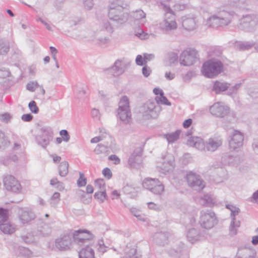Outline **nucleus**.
<instances>
[{"label": "nucleus", "mask_w": 258, "mask_h": 258, "mask_svg": "<svg viewBox=\"0 0 258 258\" xmlns=\"http://www.w3.org/2000/svg\"><path fill=\"white\" fill-rule=\"evenodd\" d=\"M128 7V4L120 0H117L111 3L108 11L109 19L118 24L125 23L129 18V14L123 10Z\"/></svg>", "instance_id": "obj_1"}, {"label": "nucleus", "mask_w": 258, "mask_h": 258, "mask_svg": "<svg viewBox=\"0 0 258 258\" xmlns=\"http://www.w3.org/2000/svg\"><path fill=\"white\" fill-rule=\"evenodd\" d=\"M199 62V53L195 48H186L182 51L180 54V64H194Z\"/></svg>", "instance_id": "obj_2"}, {"label": "nucleus", "mask_w": 258, "mask_h": 258, "mask_svg": "<svg viewBox=\"0 0 258 258\" xmlns=\"http://www.w3.org/2000/svg\"><path fill=\"white\" fill-rule=\"evenodd\" d=\"M231 21V17L228 14L224 17L213 15L204 21V25L208 28L217 29L227 26Z\"/></svg>", "instance_id": "obj_3"}, {"label": "nucleus", "mask_w": 258, "mask_h": 258, "mask_svg": "<svg viewBox=\"0 0 258 258\" xmlns=\"http://www.w3.org/2000/svg\"><path fill=\"white\" fill-rule=\"evenodd\" d=\"M257 26L258 17L255 15H246L240 20V28L246 31H252Z\"/></svg>", "instance_id": "obj_4"}, {"label": "nucleus", "mask_w": 258, "mask_h": 258, "mask_svg": "<svg viewBox=\"0 0 258 258\" xmlns=\"http://www.w3.org/2000/svg\"><path fill=\"white\" fill-rule=\"evenodd\" d=\"M160 29L164 32L169 33L177 28L175 14L164 15V18L159 23Z\"/></svg>", "instance_id": "obj_5"}, {"label": "nucleus", "mask_w": 258, "mask_h": 258, "mask_svg": "<svg viewBox=\"0 0 258 258\" xmlns=\"http://www.w3.org/2000/svg\"><path fill=\"white\" fill-rule=\"evenodd\" d=\"M143 186L155 194H161L164 191V186L157 179L147 178L143 182Z\"/></svg>", "instance_id": "obj_6"}, {"label": "nucleus", "mask_w": 258, "mask_h": 258, "mask_svg": "<svg viewBox=\"0 0 258 258\" xmlns=\"http://www.w3.org/2000/svg\"><path fill=\"white\" fill-rule=\"evenodd\" d=\"M181 23L184 30L187 31H192L197 28L199 21L195 15L188 14L181 18Z\"/></svg>", "instance_id": "obj_7"}, {"label": "nucleus", "mask_w": 258, "mask_h": 258, "mask_svg": "<svg viewBox=\"0 0 258 258\" xmlns=\"http://www.w3.org/2000/svg\"><path fill=\"white\" fill-rule=\"evenodd\" d=\"M118 115L120 118L124 121L130 118L131 114L130 110L129 101L127 97L123 96L119 103Z\"/></svg>", "instance_id": "obj_8"}, {"label": "nucleus", "mask_w": 258, "mask_h": 258, "mask_svg": "<svg viewBox=\"0 0 258 258\" xmlns=\"http://www.w3.org/2000/svg\"><path fill=\"white\" fill-rule=\"evenodd\" d=\"M102 27L103 30H100L96 34L95 39L101 44H106L108 42L109 38L108 37L102 36L103 30H105L108 33L111 34L114 31V28L111 23L108 21L103 22Z\"/></svg>", "instance_id": "obj_9"}, {"label": "nucleus", "mask_w": 258, "mask_h": 258, "mask_svg": "<svg viewBox=\"0 0 258 258\" xmlns=\"http://www.w3.org/2000/svg\"><path fill=\"white\" fill-rule=\"evenodd\" d=\"M228 111V107L221 102L216 103L210 107L211 113L217 117H223Z\"/></svg>", "instance_id": "obj_10"}, {"label": "nucleus", "mask_w": 258, "mask_h": 258, "mask_svg": "<svg viewBox=\"0 0 258 258\" xmlns=\"http://www.w3.org/2000/svg\"><path fill=\"white\" fill-rule=\"evenodd\" d=\"M221 70V66H203L202 71L205 76L213 78L218 75Z\"/></svg>", "instance_id": "obj_11"}, {"label": "nucleus", "mask_w": 258, "mask_h": 258, "mask_svg": "<svg viewBox=\"0 0 258 258\" xmlns=\"http://www.w3.org/2000/svg\"><path fill=\"white\" fill-rule=\"evenodd\" d=\"M4 185L8 190L14 192L18 191L20 187V183L12 176H7L5 178Z\"/></svg>", "instance_id": "obj_12"}, {"label": "nucleus", "mask_w": 258, "mask_h": 258, "mask_svg": "<svg viewBox=\"0 0 258 258\" xmlns=\"http://www.w3.org/2000/svg\"><path fill=\"white\" fill-rule=\"evenodd\" d=\"M131 17L133 19L135 23L140 25H144L147 22L146 14L141 9L132 12L131 14Z\"/></svg>", "instance_id": "obj_13"}, {"label": "nucleus", "mask_w": 258, "mask_h": 258, "mask_svg": "<svg viewBox=\"0 0 258 258\" xmlns=\"http://www.w3.org/2000/svg\"><path fill=\"white\" fill-rule=\"evenodd\" d=\"M187 179L189 185L191 186H198L199 187L197 189L199 190L203 189L205 187L203 181L194 173H189L187 176Z\"/></svg>", "instance_id": "obj_14"}, {"label": "nucleus", "mask_w": 258, "mask_h": 258, "mask_svg": "<svg viewBox=\"0 0 258 258\" xmlns=\"http://www.w3.org/2000/svg\"><path fill=\"white\" fill-rule=\"evenodd\" d=\"M155 58V55L153 53L143 54V56L141 55H138L136 58L137 64H146Z\"/></svg>", "instance_id": "obj_15"}, {"label": "nucleus", "mask_w": 258, "mask_h": 258, "mask_svg": "<svg viewBox=\"0 0 258 258\" xmlns=\"http://www.w3.org/2000/svg\"><path fill=\"white\" fill-rule=\"evenodd\" d=\"M153 92L156 95V100L157 102L167 105H170V103L164 96L163 92L161 89L159 88H155L153 90Z\"/></svg>", "instance_id": "obj_16"}, {"label": "nucleus", "mask_w": 258, "mask_h": 258, "mask_svg": "<svg viewBox=\"0 0 258 258\" xmlns=\"http://www.w3.org/2000/svg\"><path fill=\"white\" fill-rule=\"evenodd\" d=\"M178 56L176 52L170 51L165 54L164 57V62L170 64L175 63Z\"/></svg>", "instance_id": "obj_17"}, {"label": "nucleus", "mask_w": 258, "mask_h": 258, "mask_svg": "<svg viewBox=\"0 0 258 258\" xmlns=\"http://www.w3.org/2000/svg\"><path fill=\"white\" fill-rule=\"evenodd\" d=\"M135 35L142 40H146L150 38L151 37L155 38L156 35L153 33H147L142 29H139L135 32Z\"/></svg>", "instance_id": "obj_18"}, {"label": "nucleus", "mask_w": 258, "mask_h": 258, "mask_svg": "<svg viewBox=\"0 0 258 258\" xmlns=\"http://www.w3.org/2000/svg\"><path fill=\"white\" fill-rule=\"evenodd\" d=\"M228 88V85L227 83L216 81L214 84L213 90L216 93H219L226 90Z\"/></svg>", "instance_id": "obj_19"}, {"label": "nucleus", "mask_w": 258, "mask_h": 258, "mask_svg": "<svg viewBox=\"0 0 258 258\" xmlns=\"http://www.w3.org/2000/svg\"><path fill=\"white\" fill-rule=\"evenodd\" d=\"M243 139V138L241 134L239 133L236 134L233 136L230 142V144L231 146H233L234 148H235V145L237 144V146H239L242 144Z\"/></svg>", "instance_id": "obj_20"}, {"label": "nucleus", "mask_w": 258, "mask_h": 258, "mask_svg": "<svg viewBox=\"0 0 258 258\" xmlns=\"http://www.w3.org/2000/svg\"><path fill=\"white\" fill-rule=\"evenodd\" d=\"M0 229L6 234H12L15 231V228L8 222L1 224Z\"/></svg>", "instance_id": "obj_21"}, {"label": "nucleus", "mask_w": 258, "mask_h": 258, "mask_svg": "<svg viewBox=\"0 0 258 258\" xmlns=\"http://www.w3.org/2000/svg\"><path fill=\"white\" fill-rule=\"evenodd\" d=\"M79 258H94L93 251L89 247L83 249L80 252Z\"/></svg>", "instance_id": "obj_22"}, {"label": "nucleus", "mask_w": 258, "mask_h": 258, "mask_svg": "<svg viewBox=\"0 0 258 258\" xmlns=\"http://www.w3.org/2000/svg\"><path fill=\"white\" fill-rule=\"evenodd\" d=\"M9 50V42L8 41L0 39V55L7 54Z\"/></svg>", "instance_id": "obj_23"}, {"label": "nucleus", "mask_w": 258, "mask_h": 258, "mask_svg": "<svg viewBox=\"0 0 258 258\" xmlns=\"http://www.w3.org/2000/svg\"><path fill=\"white\" fill-rule=\"evenodd\" d=\"M94 198L100 203H102L107 200V194L105 190L98 191L95 192Z\"/></svg>", "instance_id": "obj_24"}, {"label": "nucleus", "mask_w": 258, "mask_h": 258, "mask_svg": "<svg viewBox=\"0 0 258 258\" xmlns=\"http://www.w3.org/2000/svg\"><path fill=\"white\" fill-rule=\"evenodd\" d=\"M159 7L160 9L165 12L164 15L174 14L173 11L171 9L170 6L164 2H160Z\"/></svg>", "instance_id": "obj_25"}, {"label": "nucleus", "mask_w": 258, "mask_h": 258, "mask_svg": "<svg viewBox=\"0 0 258 258\" xmlns=\"http://www.w3.org/2000/svg\"><path fill=\"white\" fill-rule=\"evenodd\" d=\"M254 43H250L248 42H239L236 44V47L241 50H248L251 48L253 45Z\"/></svg>", "instance_id": "obj_26"}, {"label": "nucleus", "mask_w": 258, "mask_h": 258, "mask_svg": "<svg viewBox=\"0 0 258 258\" xmlns=\"http://www.w3.org/2000/svg\"><path fill=\"white\" fill-rule=\"evenodd\" d=\"M81 234H86L87 235H90V233L89 231L86 230H79L77 231H76L74 234L73 236L74 238L78 239L79 240H84L86 239L85 237L83 236H80V235Z\"/></svg>", "instance_id": "obj_27"}, {"label": "nucleus", "mask_w": 258, "mask_h": 258, "mask_svg": "<svg viewBox=\"0 0 258 258\" xmlns=\"http://www.w3.org/2000/svg\"><path fill=\"white\" fill-rule=\"evenodd\" d=\"M69 164L67 162H61L59 165V174L64 176L68 173Z\"/></svg>", "instance_id": "obj_28"}, {"label": "nucleus", "mask_w": 258, "mask_h": 258, "mask_svg": "<svg viewBox=\"0 0 258 258\" xmlns=\"http://www.w3.org/2000/svg\"><path fill=\"white\" fill-rule=\"evenodd\" d=\"M95 187L100 191L105 190V183L103 179H97L94 182Z\"/></svg>", "instance_id": "obj_29"}, {"label": "nucleus", "mask_w": 258, "mask_h": 258, "mask_svg": "<svg viewBox=\"0 0 258 258\" xmlns=\"http://www.w3.org/2000/svg\"><path fill=\"white\" fill-rule=\"evenodd\" d=\"M203 64H227L226 62L223 60L222 61L217 58H212L209 59L205 62Z\"/></svg>", "instance_id": "obj_30"}, {"label": "nucleus", "mask_w": 258, "mask_h": 258, "mask_svg": "<svg viewBox=\"0 0 258 258\" xmlns=\"http://www.w3.org/2000/svg\"><path fill=\"white\" fill-rule=\"evenodd\" d=\"M180 134V131H176L175 132L167 135V139L169 142H173L176 141L179 137Z\"/></svg>", "instance_id": "obj_31"}, {"label": "nucleus", "mask_w": 258, "mask_h": 258, "mask_svg": "<svg viewBox=\"0 0 258 258\" xmlns=\"http://www.w3.org/2000/svg\"><path fill=\"white\" fill-rule=\"evenodd\" d=\"M220 144L221 143L219 142L211 141L207 144V148L209 151H213L215 150Z\"/></svg>", "instance_id": "obj_32"}, {"label": "nucleus", "mask_w": 258, "mask_h": 258, "mask_svg": "<svg viewBox=\"0 0 258 258\" xmlns=\"http://www.w3.org/2000/svg\"><path fill=\"white\" fill-rule=\"evenodd\" d=\"M8 219V211L3 209H0V223L5 222Z\"/></svg>", "instance_id": "obj_33"}, {"label": "nucleus", "mask_w": 258, "mask_h": 258, "mask_svg": "<svg viewBox=\"0 0 258 258\" xmlns=\"http://www.w3.org/2000/svg\"><path fill=\"white\" fill-rule=\"evenodd\" d=\"M187 5L180 3H176L173 6L174 10L176 11H183L187 9Z\"/></svg>", "instance_id": "obj_34"}, {"label": "nucleus", "mask_w": 258, "mask_h": 258, "mask_svg": "<svg viewBox=\"0 0 258 258\" xmlns=\"http://www.w3.org/2000/svg\"><path fill=\"white\" fill-rule=\"evenodd\" d=\"M87 183V179L84 177V174L82 173H80V177L77 181V184L79 186H84Z\"/></svg>", "instance_id": "obj_35"}, {"label": "nucleus", "mask_w": 258, "mask_h": 258, "mask_svg": "<svg viewBox=\"0 0 258 258\" xmlns=\"http://www.w3.org/2000/svg\"><path fill=\"white\" fill-rule=\"evenodd\" d=\"M38 87V84L36 82H32L27 84L26 88L31 92H34Z\"/></svg>", "instance_id": "obj_36"}, {"label": "nucleus", "mask_w": 258, "mask_h": 258, "mask_svg": "<svg viewBox=\"0 0 258 258\" xmlns=\"http://www.w3.org/2000/svg\"><path fill=\"white\" fill-rule=\"evenodd\" d=\"M84 6L86 9L90 10L94 6L93 0H83Z\"/></svg>", "instance_id": "obj_37"}, {"label": "nucleus", "mask_w": 258, "mask_h": 258, "mask_svg": "<svg viewBox=\"0 0 258 258\" xmlns=\"http://www.w3.org/2000/svg\"><path fill=\"white\" fill-rule=\"evenodd\" d=\"M29 107L30 110L34 113H37L38 112V108L34 101H32L29 103Z\"/></svg>", "instance_id": "obj_38"}, {"label": "nucleus", "mask_w": 258, "mask_h": 258, "mask_svg": "<svg viewBox=\"0 0 258 258\" xmlns=\"http://www.w3.org/2000/svg\"><path fill=\"white\" fill-rule=\"evenodd\" d=\"M102 174L105 178L107 179L111 178L112 176V174L110 169L107 167L105 168L102 170Z\"/></svg>", "instance_id": "obj_39"}, {"label": "nucleus", "mask_w": 258, "mask_h": 258, "mask_svg": "<svg viewBox=\"0 0 258 258\" xmlns=\"http://www.w3.org/2000/svg\"><path fill=\"white\" fill-rule=\"evenodd\" d=\"M120 193L118 190H113L110 194V197L112 200L118 199L120 198Z\"/></svg>", "instance_id": "obj_40"}, {"label": "nucleus", "mask_w": 258, "mask_h": 258, "mask_svg": "<svg viewBox=\"0 0 258 258\" xmlns=\"http://www.w3.org/2000/svg\"><path fill=\"white\" fill-rule=\"evenodd\" d=\"M60 135L61 136L64 141L67 142L70 139V136L66 130H61L60 132Z\"/></svg>", "instance_id": "obj_41"}, {"label": "nucleus", "mask_w": 258, "mask_h": 258, "mask_svg": "<svg viewBox=\"0 0 258 258\" xmlns=\"http://www.w3.org/2000/svg\"><path fill=\"white\" fill-rule=\"evenodd\" d=\"M50 51H51V54L52 56L53 59L54 60L55 64H57L58 62L56 61V54L57 52L56 49L53 46H50Z\"/></svg>", "instance_id": "obj_42"}, {"label": "nucleus", "mask_w": 258, "mask_h": 258, "mask_svg": "<svg viewBox=\"0 0 258 258\" xmlns=\"http://www.w3.org/2000/svg\"><path fill=\"white\" fill-rule=\"evenodd\" d=\"M131 62L128 60L127 58H125L124 57H123L120 59H117L115 62L114 63V64H118V63H130Z\"/></svg>", "instance_id": "obj_43"}, {"label": "nucleus", "mask_w": 258, "mask_h": 258, "mask_svg": "<svg viewBox=\"0 0 258 258\" xmlns=\"http://www.w3.org/2000/svg\"><path fill=\"white\" fill-rule=\"evenodd\" d=\"M110 160L113 161L115 164H118L120 163V159L116 155H113L109 157Z\"/></svg>", "instance_id": "obj_44"}, {"label": "nucleus", "mask_w": 258, "mask_h": 258, "mask_svg": "<svg viewBox=\"0 0 258 258\" xmlns=\"http://www.w3.org/2000/svg\"><path fill=\"white\" fill-rule=\"evenodd\" d=\"M38 21H39L40 22H41L43 24H44L46 28H47V30H48L49 31H53V29H52V27L49 25L48 24V23H47L46 22H45L43 19H42L41 18H39L38 19H37Z\"/></svg>", "instance_id": "obj_45"}, {"label": "nucleus", "mask_w": 258, "mask_h": 258, "mask_svg": "<svg viewBox=\"0 0 258 258\" xmlns=\"http://www.w3.org/2000/svg\"><path fill=\"white\" fill-rule=\"evenodd\" d=\"M148 109L145 111L147 113L149 112H152L153 111L154 108H155V105L154 103H150L148 104L147 105Z\"/></svg>", "instance_id": "obj_46"}, {"label": "nucleus", "mask_w": 258, "mask_h": 258, "mask_svg": "<svg viewBox=\"0 0 258 258\" xmlns=\"http://www.w3.org/2000/svg\"><path fill=\"white\" fill-rule=\"evenodd\" d=\"M32 118L33 116L30 114H24L22 117V119L25 121H29L32 120Z\"/></svg>", "instance_id": "obj_47"}, {"label": "nucleus", "mask_w": 258, "mask_h": 258, "mask_svg": "<svg viewBox=\"0 0 258 258\" xmlns=\"http://www.w3.org/2000/svg\"><path fill=\"white\" fill-rule=\"evenodd\" d=\"M192 120L191 119H188L185 120L183 122V126L184 128H187L192 123Z\"/></svg>", "instance_id": "obj_48"}, {"label": "nucleus", "mask_w": 258, "mask_h": 258, "mask_svg": "<svg viewBox=\"0 0 258 258\" xmlns=\"http://www.w3.org/2000/svg\"><path fill=\"white\" fill-rule=\"evenodd\" d=\"M142 71H143V74H144V75L145 76L148 77L149 75L150 70L149 68H148L147 66L144 67L143 68Z\"/></svg>", "instance_id": "obj_49"}, {"label": "nucleus", "mask_w": 258, "mask_h": 258, "mask_svg": "<svg viewBox=\"0 0 258 258\" xmlns=\"http://www.w3.org/2000/svg\"><path fill=\"white\" fill-rule=\"evenodd\" d=\"M86 191L88 194H92L94 191V189L91 185L88 184L86 186Z\"/></svg>", "instance_id": "obj_50"}, {"label": "nucleus", "mask_w": 258, "mask_h": 258, "mask_svg": "<svg viewBox=\"0 0 258 258\" xmlns=\"http://www.w3.org/2000/svg\"><path fill=\"white\" fill-rule=\"evenodd\" d=\"M252 200L254 202L258 203V190L253 194Z\"/></svg>", "instance_id": "obj_51"}, {"label": "nucleus", "mask_w": 258, "mask_h": 258, "mask_svg": "<svg viewBox=\"0 0 258 258\" xmlns=\"http://www.w3.org/2000/svg\"><path fill=\"white\" fill-rule=\"evenodd\" d=\"M101 140V138L100 137H95L92 138L91 140L92 143H97Z\"/></svg>", "instance_id": "obj_52"}, {"label": "nucleus", "mask_w": 258, "mask_h": 258, "mask_svg": "<svg viewBox=\"0 0 258 258\" xmlns=\"http://www.w3.org/2000/svg\"><path fill=\"white\" fill-rule=\"evenodd\" d=\"M166 77L168 79L171 80V79H172L174 77V74L171 72L166 73Z\"/></svg>", "instance_id": "obj_53"}, {"label": "nucleus", "mask_w": 258, "mask_h": 258, "mask_svg": "<svg viewBox=\"0 0 258 258\" xmlns=\"http://www.w3.org/2000/svg\"><path fill=\"white\" fill-rule=\"evenodd\" d=\"M252 243L254 245L258 243V236H254L252 237Z\"/></svg>", "instance_id": "obj_54"}, {"label": "nucleus", "mask_w": 258, "mask_h": 258, "mask_svg": "<svg viewBox=\"0 0 258 258\" xmlns=\"http://www.w3.org/2000/svg\"><path fill=\"white\" fill-rule=\"evenodd\" d=\"M53 160L54 162H59L61 160V158L59 156H54L53 157Z\"/></svg>", "instance_id": "obj_55"}, {"label": "nucleus", "mask_w": 258, "mask_h": 258, "mask_svg": "<svg viewBox=\"0 0 258 258\" xmlns=\"http://www.w3.org/2000/svg\"><path fill=\"white\" fill-rule=\"evenodd\" d=\"M49 60H50V57L48 56H46L44 58V62L45 63L49 62Z\"/></svg>", "instance_id": "obj_56"}, {"label": "nucleus", "mask_w": 258, "mask_h": 258, "mask_svg": "<svg viewBox=\"0 0 258 258\" xmlns=\"http://www.w3.org/2000/svg\"><path fill=\"white\" fill-rule=\"evenodd\" d=\"M7 13L11 16V17H14V14H13V13L12 12L11 10H7Z\"/></svg>", "instance_id": "obj_57"}, {"label": "nucleus", "mask_w": 258, "mask_h": 258, "mask_svg": "<svg viewBox=\"0 0 258 258\" xmlns=\"http://www.w3.org/2000/svg\"><path fill=\"white\" fill-rule=\"evenodd\" d=\"M56 182H57V179H52V180H51V184H55Z\"/></svg>", "instance_id": "obj_58"}, {"label": "nucleus", "mask_w": 258, "mask_h": 258, "mask_svg": "<svg viewBox=\"0 0 258 258\" xmlns=\"http://www.w3.org/2000/svg\"><path fill=\"white\" fill-rule=\"evenodd\" d=\"M59 197V194L57 192H55L53 195V197L54 198H58Z\"/></svg>", "instance_id": "obj_59"}, {"label": "nucleus", "mask_w": 258, "mask_h": 258, "mask_svg": "<svg viewBox=\"0 0 258 258\" xmlns=\"http://www.w3.org/2000/svg\"><path fill=\"white\" fill-rule=\"evenodd\" d=\"M61 141H62V140H61V138H57L56 139V142H57V143L58 144L60 143L61 142Z\"/></svg>", "instance_id": "obj_60"}, {"label": "nucleus", "mask_w": 258, "mask_h": 258, "mask_svg": "<svg viewBox=\"0 0 258 258\" xmlns=\"http://www.w3.org/2000/svg\"><path fill=\"white\" fill-rule=\"evenodd\" d=\"M254 45V49L256 50V52H258V43Z\"/></svg>", "instance_id": "obj_61"}, {"label": "nucleus", "mask_w": 258, "mask_h": 258, "mask_svg": "<svg viewBox=\"0 0 258 258\" xmlns=\"http://www.w3.org/2000/svg\"><path fill=\"white\" fill-rule=\"evenodd\" d=\"M152 206H154V204L152 203H150L149 204V206L150 207V208H151Z\"/></svg>", "instance_id": "obj_62"}, {"label": "nucleus", "mask_w": 258, "mask_h": 258, "mask_svg": "<svg viewBox=\"0 0 258 258\" xmlns=\"http://www.w3.org/2000/svg\"><path fill=\"white\" fill-rule=\"evenodd\" d=\"M95 152H96L97 154L99 153L96 149H95Z\"/></svg>", "instance_id": "obj_63"}, {"label": "nucleus", "mask_w": 258, "mask_h": 258, "mask_svg": "<svg viewBox=\"0 0 258 258\" xmlns=\"http://www.w3.org/2000/svg\"><path fill=\"white\" fill-rule=\"evenodd\" d=\"M234 2H239L240 0H233Z\"/></svg>", "instance_id": "obj_64"}]
</instances>
